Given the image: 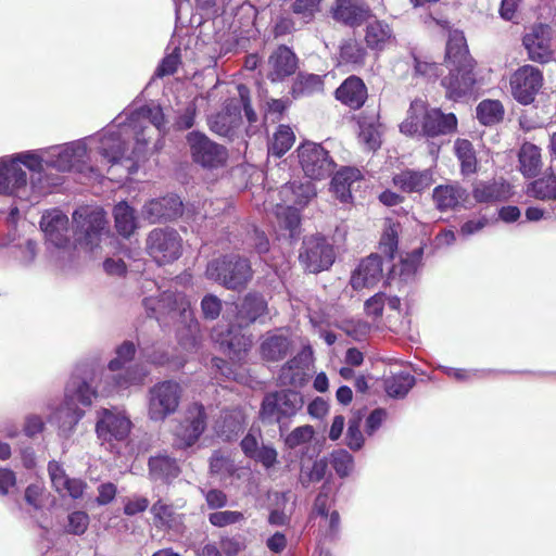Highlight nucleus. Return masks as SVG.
I'll use <instances>...</instances> for the list:
<instances>
[{"mask_svg":"<svg viewBox=\"0 0 556 556\" xmlns=\"http://www.w3.org/2000/svg\"><path fill=\"white\" fill-rule=\"evenodd\" d=\"M509 83L514 99L528 105L534 101L543 86V74L538 67L523 65L514 72Z\"/></svg>","mask_w":556,"mask_h":556,"instance_id":"nucleus-16","label":"nucleus"},{"mask_svg":"<svg viewBox=\"0 0 556 556\" xmlns=\"http://www.w3.org/2000/svg\"><path fill=\"white\" fill-rule=\"evenodd\" d=\"M433 201L439 211L458 207L466 199L467 191L459 185H440L433 189Z\"/></svg>","mask_w":556,"mask_h":556,"instance_id":"nucleus-37","label":"nucleus"},{"mask_svg":"<svg viewBox=\"0 0 556 556\" xmlns=\"http://www.w3.org/2000/svg\"><path fill=\"white\" fill-rule=\"evenodd\" d=\"M527 192L542 201L556 200V176L549 174L532 181Z\"/></svg>","mask_w":556,"mask_h":556,"instance_id":"nucleus-47","label":"nucleus"},{"mask_svg":"<svg viewBox=\"0 0 556 556\" xmlns=\"http://www.w3.org/2000/svg\"><path fill=\"white\" fill-rule=\"evenodd\" d=\"M422 254V248H418L410 253H407L405 257L401 258L399 276L402 281L409 282L415 279V276L421 265Z\"/></svg>","mask_w":556,"mask_h":556,"instance_id":"nucleus-51","label":"nucleus"},{"mask_svg":"<svg viewBox=\"0 0 556 556\" xmlns=\"http://www.w3.org/2000/svg\"><path fill=\"white\" fill-rule=\"evenodd\" d=\"M76 241L89 250L97 248L108 231L106 213L100 206L81 205L72 214Z\"/></svg>","mask_w":556,"mask_h":556,"instance_id":"nucleus-8","label":"nucleus"},{"mask_svg":"<svg viewBox=\"0 0 556 556\" xmlns=\"http://www.w3.org/2000/svg\"><path fill=\"white\" fill-rule=\"evenodd\" d=\"M102 387L103 372L87 365L78 366L65 386L64 401L74 406L77 403L85 407L91 406L99 395L104 396Z\"/></svg>","mask_w":556,"mask_h":556,"instance_id":"nucleus-6","label":"nucleus"},{"mask_svg":"<svg viewBox=\"0 0 556 556\" xmlns=\"http://www.w3.org/2000/svg\"><path fill=\"white\" fill-rule=\"evenodd\" d=\"M448 73L441 79L448 100L459 101L471 94L476 84L473 66L447 65Z\"/></svg>","mask_w":556,"mask_h":556,"instance_id":"nucleus-18","label":"nucleus"},{"mask_svg":"<svg viewBox=\"0 0 556 556\" xmlns=\"http://www.w3.org/2000/svg\"><path fill=\"white\" fill-rule=\"evenodd\" d=\"M101 154L109 163L123 164L127 167L129 174L137 172L139 157L136 156L137 151L146 148L148 141H135L132 147L134 156H126L125 151L128 149L127 143L130 141H101Z\"/></svg>","mask_w":556,"mask_h":556,"instance_id":"nucleus-23","label":"nucleus"},{"mask_svg":"<svg viewBox=\"0 0 556 556\" xmlns=\"http://www.w3.org/2000/svg\"><path fill=\"white\" fill-rule=\"evenodd\" d=\"M207 279L216 281L227 289L237 290L245 287L253 276L248 258L239 255H225L212 260L205 270Z\"/></svg>","mask_w":556,"mask_h":556,"instance_id":"nucleus-9","label":"nucleus"},{"mask_svg":"<svg viewBox=\"0 0 556 556\" xmlns=\"http://www.w3.org/2000/svg\"><path fill=\"white\" fill-rule=\"evenodd\" d=\"M394 40V34L391 26L379 20L368 22L365 33V41L368 48L372 50H383Z\"/></svg>","mask_w":556,"mask_h":556,"instance_id":"nucleus-40","label":"nucleus"},{"mask_svg":"<svg viewBox=\"0 0 556 556\" xmlns=\"http://www.w3.org/2000/svg\"><path fill=\"white\" fill-rule=\"evenodd\" d=\"M334 505V497L331 486L326 482L321 485L317 496L314 500L311 517H321L331 513Z\"/></svg>","mask_w":556,"mask_h":556,"instance_id":"nucleus-53","label":"nucleus"},{"mask_svg":"<svg viewBox=\"0 0 556 556\" xmlns=\"http://www.w3.org/2000/svg\"><path fill=\"white\" fill-rule=\"evenodd\" d=\"M40 229L45 235L48 250L67 253L71 250V230L67 215L60 208H50L42 213Z\"/></svg>","mask_w":556,"mask_h":556,"instance_id":"nucleus-13","label":"nucleus"},{"mask_svg":"<svg viewBox=\"0 0 556 556\" xmlns=\"http://www.w3.org/2000/svg\"><path fill=\"white\" fill-rule=\"evenodd\" d=\"M39 154L40 173L47 168L60 172H84L87 168V148L84 141H71L47 150H33Z\"/></svg>","mask_w":556,"mask_h":556,"instance_id":"nucleus-7","label":"nucleus"},{"mask_svg":"<svg viewBox=\"0 0 556 556\" xmlns=\"http://www.w3.org/2000/svg\"><path fill=\"white\" fill-rule=\"evenodd\" d=\"M323 89L324 80L320 75L300 73L292 85L291 92L294 98H300L321 92Z\"/></svg>","mask_w":556,"mask_h":556,"instance_id":"nucleus-45","label":"nucleus"},{"mask_svg":"<svg viewBox=\"0 0 556 556\" xmlns=\"http://www.w3.org/2000/svg\"><path fill=\"white\" fill-rule=\"evenodd\" d=\"M238 121V114L232 113L230 109L213 115L208 119L210 127L213 132L220 137L232 136V129Z\"/></svg>","mask_w":556,"mask_h":556,"instance_id":"nucleus-49","label":"nucleus"},{"mask_svg":"<svg viewBox=\"0 0 556 556\" xmlns=\"http://www.w3.org/2000/svg\"><path fill=\"white\" fill-rule=\"evenodd\" d=\"M137 113L144 126L148 127V124H151L157 130L160 136L169 135L172 126L169 125L161 105L154 103L147 104L137 109Z\"/></svg>","mask_w":556,"mask_h":556,"instance_id":"nucleus-42","label":"nucleus"},{"mask_svg":"<svg viewBox=\"0 0 556 556\" xmlns=\"http://www.w3.org/2000/svg\"><path fill=\"white\" fill-rule=\"evenodd\" d=\"M84 416V409L72 404H67L63 400L60 406L50 415L49 421L58 427L60 437L68 439L74 434L77 425Z\"/></svg>","mask_w":556,"mask_h":556,"instance_id":"nucleus-30","label":"nucleus"},{"mask_svg":"<svg viewBox=\"0 0 556 556\" xmlns=\"http://www.w3.org/2000/svg\"><path fill=\"white\" fill-rule=\"evenodd\" d=\"M299 260L305 269L316 274L333 264L334 251L324 236L314 235L304 238Z\"/></svg>","mask_w":556,"mask_h":556,"instance_id":"nucleus-15","label":"nucleus"},{"mask_svg":"<svg viewBox=\"0 0 556 556\" xmlns=\"http://www.w3.org/2000/svg\"><path fill=\"white\" fill-rule=\"evenodd\" d=\"M328 463L325 458L316 459L311 466L305 464L301 465L299 482L305 489L312 483L321 481L327 472Z\"/></svg>","mask_w":556,"mask_h":556,"instance_id":"nucleus-48","label":"nucleus"},{"mask_svg":"<svg viewBox=\"0 0 556 556\" xmlns=\"http://www.w3.org/2000/svg\"><path fill=\"white\" fill-rule=\"evenodd\" d=\"M267 77L271 81H282L298 70V56L287 46H279L268 58Z\"/></svg>","mask_w":556,"mask_h":556,"instance_id":"nucleus-25","label":"nucleus"},{"mask_svg":"<svg viewBox=\"0 0 556 556\" xmlns=\"http://www.w3.org/2000/svg\"><path fill=\"white\" fill-rule=\"evenodd\" d=\"M445 54L447 65L475 66L473 60L469 55L466 38L459 30L450 31Z\"/></svg>","mask_w":556,"mask_h":556,"instance_id":"nucleus-39","label":"nucleus"},{"mask_svg":"<svg viewBox=\"0 0 556 556\" xmlns=\"http://www.w3.org/2000/svg\"><path fill=\"white\" fill-rule=\"evenodd\" d=\"M113 215L117 232L129 238L138 227L135 210L126 202H119L114 206Z\"/></svg>","mask_w":556,"mask_h":556,"instance_id":"nucleus-43","label":"nucleus"},{"mask_svg":"<svg viewBox=\"0 0 556 556\" xmlns=\"http://www.w3.org/2000/svg\"><path fill=\"white\" fill-rule=\"evenodd\" d=\"M383 277L382 260L377 254L364 258L351 277V286L354 290L376 286Z\"/></svg>","mask_w":556,"mask_h":556,"instance_id":"nucleus-27","label":"nucleus"},{"mask_svg":"<svg viewBox=\"0 0 556 556\" xmlns=\"http://www.w3.org/2000/svg\"><path fill=\"white\" fill-rule=\"evenodd\" d=\"M212 339L219 344L224 352L238 358L241 357V353L247 352L251 346V339L241 334L233 327L228 328L226 332L215 328L212 331Z\"/></svg>","mask_w":556,"mask_h":556,"instance_id":"nucleus-34","label":"nucleus"},{"mask_svg":"<svg viewBox=\"0 0 556 556\" xmlns=\"http://www.w3.org/2000/svg\"><path fill=\"white\" fill-rule=\"evenodd\" d=\"M311 362V354L301 352L288 361L280 369L279 381L283 386H302L306 380V370Z\"/></svg>","mask_w":556,"mask_h":556,"instance_id":"nucleus-32","label":"nucleus"},{"mask_svg":"<svg viewBox=\"0 0 556 556\" xmlns=\"http://www.w3.org/2000/svg\"><path fill=\"white\" fill-rule=\"evenodd\" d=\"M400 230L401 226L399 223L389 222L383 229V233L379 242L380 251L391 260L397 251Z\"/></svg>","mask_w":556,"mask_h":556,"instance_id":"nucleus-52","label":"nucleus"},{"mask_svg":"<svg viewBox=\"0 0 556 556\" xmlns=\"http://www.w3.org/2000/svg\"><path fill=\"white\" fill-rule=\"evenodd\" d=\"M191 152L193 161L203 168L223 167L228 160L227 149L216 141H193Z\"/></svg>","mask_w":556,"mask_h":556,"instance_id":"nucleus-22","label":"nucleus"},{"mask_svg":"<svg viewBox=\"0 0 556 556\" xmlns=\"http://www.w3.org/2000/svg\"><path fill=\"white\" fill-rule=\"evenodd\" d=\"M368 13V7L359 0H337L332 8L333 18L349 26L359 25Z\"/></svg>","mask_w":556,"mask_h":556,"instance_id":"nucleus-33","label":"nucleus"},{"mask_svg":"<svg viewBox=\"0 0 556 556\" xmlns=\"http://www.w3.org/2000/svg\"><path fill=\"white\" fill-rule=\"evenodd\" d=\"M148 127L144 126L135 110L129 116H118L102 132L98 139H140L141 136H147Z\"/></svg>","mask_w":556,"mask_h":556,"instance_id":"nucleus-21","label":"nucleus"},{"mask_svg":"<svg viewBox=\"0 0 556 556\" xmlns=\"http://www.w3.org/2000/svg\"><path fill=\"white\" fill-rule=\"evenodd\" d=\"M330 463L337 475L348 477L354 468L353 456L345 450H337L331 453Z\"/></svg>","mask_w":556,"mask_h":556,"instance_id":"nucleus-57","label":"nucleus"},{"mask_svg":"<svg viewBox=\"0 0 556 556\" xmlns=\"http://www.w3.org/2000/svg\"><path fill=\"white\" fill-rule=\"evenodd\" d=\"M181 396V388L174 380L155 383L148 391V416L153 421H163L174 414Z\"/></svg>","mask_w":556,"mask_h":556,"instance_id":"nucleus-11","label":"nucleus"},{"mask_svg":"<svg viewBox=\"0 0 556 556\" xmlns=\"http://www.w3.org/2000/svg\"><path fill=\"white\" fill-rule=\"evenodd\" d=\"M244 417L240 410L225 412L216 424V433L224 441H232L243 431Z\"/></svg>","mask_w":556,"mask_h":556,"instance_id":"nucleus-41","label":"nucleus"},{"mask_svg":"<svg viewBox=\"0 0 556 556\" xmlns=\"http://www.w3.org/2000/svg\"><path fill=\"white\" fill-rule=\"evenodd\" d=\"M267 314L268 304L265 298L260 293L249 292L236 304V325L244 328L256 321L263 324Z\"/></svg>","mask_w":556,"mask_h":556,"instance_id":"nucleus-20","label":"nucleus"},{"mask_svg":"<svg viewBox=\"0 0 556 556\" xmlns=\"http://www.w3.org/2000/svg\"><path fill=\"white\" fill-rule=\"evenodd\" d=\"M116 356L110 361L108 369L115 372L125 367L127 363L132 361L136 353V345L131 341H125L116 348Z\"/></svg>","mask_w":556,"mask_h":556,"instance_id":"nucleus-55","label":"nucleus"},{"mask_svg":"<svg viewBox=\"0 0 556 556\" xmlns=\"http://www.w3.org/2000/svg\"><path fill=\"white\" fill-rule=\"evenodd\" d=\"M363 175L355 167H342L331 179L330 189L341 203H350L353 200V192L359 188Z\"/></svg>","mask_w":556,"mask_h":556,"instance_id":"nucleus-28","label":"nucleus"},{"mask_svg":"<svg viewBox=\"0 0 556 556\" xmlns=\"http://www.w3.org/2000/svg\"><path fill=\"white\" fill-rule=\"evenodd\" d=\"M529 59L539 63H548L553 58L551 38L543 25L534 26L522 38Z\"/></svg>","mask_w":556,"mask_h":556,"instance_id":"nucleus-26","label":"nucleus"},{"mask_svg":"<svg viewBox=\"0 0 556 556\" xmlns=\"http://www.w3.org/2000/svg\"><path fill=\"white\" fill-rule=\"evenodd\" d=\"M279 194L285 202L290 204H277L275 216L280 228L289 231L291 239L299 235L300 212L299 207H304L316 195V188L312 181H292L286 184L279 190Z\"/></svg>","mask_w":556,"mask_h":556,"instance_id":"nucleus-4","label":"nucleus"},{"mask_svg":"<svg viewBox=\"0 0 556 556\" xmlns=\"http://www.w3.org/2000/svg\"><path fill=\"white\" fill-rule=\"evenodd\" d=\"M336 98L346 106L357 110L367 99V88L359 77L350 76L336 90Z\"/></svg>","mask_w":556,"mask_h":556,"instance_id":"nucleus-31","label":"nucleus"},{"mask_svg":"<svg viewBox=\"0 0 556 556\" xmlns=\"http://www.w3.org/2000/svg\"><path fill=\"white\" fill-rule=\"evenodd\" d=\"M301 393L281 390L267 393L261 405L260 418L266 424H278L280 433L288 427L289 421L303 407Z\"/></svg>","mask_w":556,"mask_h":556,"instance_id":"nucleus-5","label":"nucleus"},{"mask_svg":"<svg viewBox=\"0 0 556 556\" xmlns=\"http://www.w3.org/2000/svg\"><path fill=\"white\" fill-rule=\"evenodd\" d=\"M210 470L215 475H231L235 471V465L228 456L215 451L210 458Z\"/></svg>","mask_w":556,"mask_h":556,"instance_id":"nucleus-64","label":"nucleus"},{"mask_svg":"<svg viewBox=\"0 0 556 556\" xmlns=\"http://www.w3.org/2000/svg\"><path fill=\"white\" fill-rule=\"evenodd\" d=\"M457 129V118L453 113L440 109H426L421 99L412 101L406 119L400 125L405 136L422 134L427 137L452 136Z\"/></svg>","mask_w":556,"mask_h":556,"instance_id":"nucleus-2","label":"nucleus"},{"mask_svg":"<svg viewBox=\"0 0 556 556\" xmlns=\"http://www.w3.org/2000/svg\"><path fill=\"white\" fill-rule=\"evenodd\" d=\"M340 56L346 63L363 64L366 51L358 42L349 40L341 46Z\"/></svg>","mask_w":556,"mask_h":556,"instance_id":"nucleus-60","label":"nucleus"},{"mask_svg":"<svg viewBox=\"0 0 556 556\" xmlns=\"http://www.w3.org/2000/svg\"><path fill=\"white\" fill-rule=\"evenodd\" d=\"M244 520V515L237 510H220L208 515V521L214 527L223 528Z\"/></svg>","mask_w":556,"mask_h":556,"instance_id":"nucleus-61","label":"nucleus"},{"mask_svg":"<svg viewBox=\"0 0 556 556\" xmlns=\"http://www.w3.org/2000/svg\"><path fill=\"white\" fill-rule=\"evenodd\" d=\"M432 182L433 177L430 169H405L393 177V184L403 192L407 193H420L429 188Z\"/></svg>","mask_w":556,"mask_h":556,"instance_id":"nucleus-35","label":"nucleus"},{"mask_svg":"<svg viewBox=\"0 0 556 556\" xmlns=\"http://www.w3.org/2000/svg\"><path fill=\"white\" fill-rule=\"evenodd\" d=\"M513 195V187L505 179L477 181L472 187V197L478 203H497L507 201Z\"/></svg>","mask_w":556,"mask_h":556,"instance_id":"nucleus-29","label":"nucleus"},{"mask_svg":"<svg viewBox=\"0 0 556 556\" xmlns=\"http://www.w3.org/2000/svg\"><path fill=\"white\" fill-rule=\"evenodd\" d=\"M314 435V429L312 426H301L292 430L286 438L285 444L288 448H295L302 444H305L312 440Z\"/></svg>","mask_w":556,"mask_h":556,"instance_id":"nucleus-63","label":"nucleus"},{"mask_svg":"<svg viewBox=\"0 0 556 556\" xmlns=\"http://www.w3.org/2000/svg\"><path fill=\"white\" fill-rule=\"evenodd\" d=\"M359 139H378L384 135V127L375 115L364 116L358 121Z\"/></svg>","mask_w":556,"mask_h":556,"instance_id":"nucleus-58","label":"nucleus"},{"mask_svg":"<svg viewBox=\"0 0 556 556\" xmlns=\"http://www.w3.org/2000/svg\"><path fill=\"white\" fill-rule=\"evenodd\" d=\"M142 305L150 318L157 321L169 318L172 321L184 326L186 334L179 330L178 338L179 343L185 349L189 350L197 346L199 325L193 316L190 301L184 293L164 291L157 298H144Z\"/></svg>","mask_w":556,"mask_h":556,"instance_id":"nucleus-1","label":"nucleus"},{"mask_svg":"<svg viewBox=\"0 0 556 556\" xmlns=\"http://www.w3.org/2000/svg\"><path fill=\"white\" fill-rule=\"evenodd\" d=\"M88 526V514L81 510H76L67 516V525L65 527V531L70 534L81 535L87 531Z\"/></svg>","mask_w":556,"mask_h":556,"instance_id":"nucleus-62","label":"nucleus"},{"mask_svg":"<svg viewBox=\"0 0 556 556\" xmlns=\"http://www.w3.org/2000/svg\"><path fill=\"white\" fill-rule=\"evenodd\" d=\"M149 475L153 480L168 482L177 478L180 473V467L176 458L166 453H160L149 458Z\"/></svg>","mask_w":556,"mask_h":556,"instance_id":"nucleus-38","label":"nucleus"},{"mask_svg":"<svg viewBox=\"0 0 556 556\" xmlns=\"http://www.w3.org/2000/svg\"><path fill=\"white\" fill-rule=\"evenodd\" d=\"M319 529L324 532V535L333 541L340 535L341 530V518L339 511L332 509L330 514L319 517Z\"/></svg>","mask_w":556,"mask_h":556,"instance_id":"nucleus-59","label":"nucleus"},{"mask_svg":"<svg viewBox=\"0 0 556 556\" xmlns=\"http://www.w3.org/2000/svg\"><path fill=\"white\" fill-rule=\"evenodd\" d=\"M456 153L462 164V173L469 175L477 169V159L470 141H456Z\"/></svg>","mask_w":556,"mask_h":556,"instance_id":"nucleus-54","label":"nucleus"},{"mask_svg":"<svg viewBox=\"0 0 556 556\" xmlns=\"http://www.w3.org/2000/svg\"><path fill=\"white\" fill-rule=\"evenodd\" d=\"M504 108L497 100H483L477 106V118L483 125H494L502 121Z\"/></svg>","mask_w":556,"mask_h":556,"instance_id":"nucleus-50","label":"nucleus"},{"mask_svg":"<svg viewBox=\"0 0 556 556\" xmlns=\"http://www.w3.org/2000/svg\"><path fill=\"white\" fill-rule=\"evenodd\" d=\"M205 427L206 414L204 406L194 403L188 408L185 419L175 430V446L178 448L192 446L201 437Z\"/></svg>","mask_w":556,"mask_h":556,"instance_id":"nucleus-17","label":"nucleus"},{"mask_svg":"<svg viewBox=\"0 0 556 556\" xmlns=\"http://www.w3.org/2000/svg\"><path fill=\"white\" fill-rule=\"evenodd\" d=\"M147 252L159 264H169L182 254V239L173 228H154L147 238Z\"/></svg>","mask_w":556,"mask_h":556,"instance_id":"nucleus-12","label":"nucleus"},{"mask_svg":"<svg viewBox=\"0 0 556 556\" xmlns=\"http://www.w3.org/2000/svg\"><path fill=\"white\" fill-rule=\"evenodd\" d=\"M131 421L125 410L117 407L97 410L96 433L101 445L114 452L115 442L125 441L131 430Z\"/></svg>","mask_w":556,"mask_h":556,"instance_id":"nucleus-10","label":"nucleus"},{"mask_svg":"<svg viewBox=\"0 0 556 556\" xmlns=\"http://www.w3.org/2000/svg\"><path fill=\"white\" fill-rule=\"evenodd\" d=\"M520 170L526 177H535L541 169L540 149L531 142L525 141L519 152Z\"/></svg>","mask_w":556,"mask_h":556,"instance_id":"nucleus-44","label":"nucleus"},{"mask_svg":"<svg viewBox=\"0 0 556 556\" xmlns=\"http://www.w3.org/2000/svg\"><path fill=\"white\" fill-rule=\"evenodd\" d=\"M148 370L141 365L129 366L108 375L103 374L102 394L123 392L130 387L141 386L148 376Z\"/></svg>","mask_w":556,"mask_h":556,"instance_id":"nucleus-19","label":"nucleus"},{"mask_svg":"<svg viewBox=\"0 0 556 556\" xmlns=\"http://www.w3.org/2000/svg\"><path fill=\"white\" fill-rule=\"evenodd\" d=\"M142 214L152 224L174 219L182 214V202L176 194L153 199L144 204Z\"/></svg>","mask_w":556,"mask_h":556,"instance_id":"nucleus-24","label":"nucleus"},{"mask_svg":"<svg viewBox=\"0 0 556 556\" xmlns=\"http://www.w3.org/2000/svg\"><path fill=\"white\" fill-rule=\"evenodd\" d=\"M154 525L157 528H170L175 522V510L172 505L163 501L155 502L151 507Z\"/></svg>","mask_w":556,"mask_h":556,"instance_id":"nucleus-56","label":"nucleus"},{"mask_svg":"<svg viewBox=\"0 0 556 556\" xmlns=\"http://www.w3.org/2000/svg\"><path fill=\"white\" fill-rule=\"evenodd\" d=\"M290 348L291 341L288 336L269 331L261 343L260 352L264 359L278 362L288 355Z\"/></svg>","mask_w":556,"mask_h":556,"instance_id":"nucleus-36","label":"nucleus"},{"mask_svg":"<svg viewBox=\"0 0 556 556\" xmlns=\"http://www.w3.org/2000/svg\"><path fill=\"white\" fill-rule=\"evenodd\" d=\"M40 161L39 154L34 151L0 157V193L29 200L33 186L28 185L27 174L22 166L40 174Z\"/></svg>","mask_w":556,"mask_h":556,"instance_id":"nucleus-3","label":"nucleus"},{"mask_svg":"<svg viewBox=\"0 0 556 556\" xmlns=\"http://www.w3.org/2000/svg\"><path fill=\"white\" fill-rule=\"evenodd\" d=\"M416 379L406 371L394 374L384 380V389L389 396L402 399L407 395L414 387Z\"/></svg>","mask_w":556,"mask_h":556,"instance_id":"nucleus-46","label":"nucleus"},{"mask_svg":"<svg viewBox=\"0 0 556 556\" xmlns=\"http://www.w3.org/2000/svg\"><path fill=\"white\" fill-rule=\"evenodd\" d=\"M298 156L304 174L311 179L320 180L330 176L336 166L328 151L316 141H302Z\"/></svg>","mask_w":556,"mask_h":556,"instance_id":"nucleus-14","label":"nucleus"}]
</instances>
